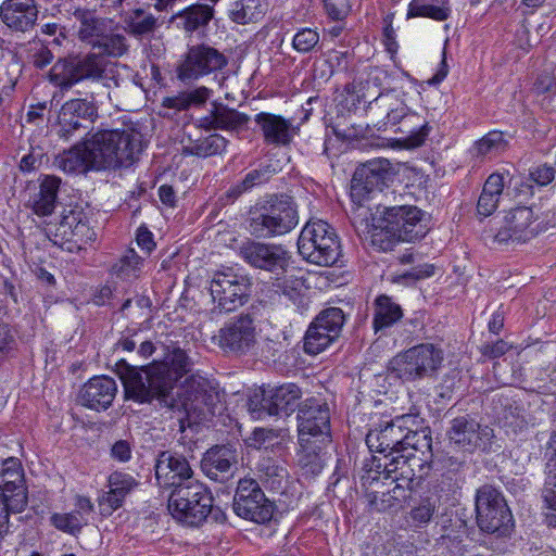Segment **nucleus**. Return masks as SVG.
Here are the masks:
<instances>
[{"label": "nucleus", "instance_id": "38", "mask_svg": "<svg viewBox=\"0 0 556 556\" xmlns=\"http://www.w3.org/2000/svg\"><path fill=\"white\" fill-rule=\"evenodd\" d=\"M74 17L79 23L78 36L79 39L96 48L97 42L110 28V22L100 17L94 11L86 9H76Z\"/></svg>", "mask_w": 556, "mask_h": 556}, {"label": "nucleus", "instance_id": "35", "mask_svg": "<svg viewBox=\"0 0 556 556\" xmlns=\"http://www.w3.org/2000/svg\"><path fill=\"white\" fill-rule=\"evenodd\" d=\"M255 124L263 134L264 142L271 146H287L292 140V123L280 115L261 112Z\"/></svg>", "mask_w": 556, "mask_h": 556}, {"label": "nucleus", "instance_id": "9", "mask_svg": "<svg viewBox=\"0 0 556 556\" xmlns=\"http://www.w3.org/2000/svg\"><path fill=\"white\" fill-rule=\"evenodd\" d=\"M443 362V351L431 343L415 345L389 361L388 371L403 381L433 376Z\"/></svg>", "mask_w": 556, "mask_h": 556}, {"label": "nucleus", "instance_id": "16", "mask_svg": "<svg viewBox=\"0 0 556 556\" xmlns=\"http://www.w3.org/2000/svg\"><path fill=\"white\" fill-rule=\"evenodd\" d=\"M381 113H386L384 125H399L395 132L402 135L397 139L402 148L414 149L424 144L431 127L422 116L412 112L403 101L394 102L393 105L381 110Z\"/></svg>", "mask_w": 556, "mask_h": 556}, {"label": "nucleus", "instance_id": "8", "mask_svg": "<svg viewBox=\"0 0 556 556\" xmlns=\"http://www.w3.org/2000/svg\"><path fill=\"white\" fill-rule=\"evenodd\" d=\"M212 507L211 491L198 480L178 485L168 498V510L173 517L191 527L200 526L207 518Z\"/></svg>", "mask_w": 556, "mask_h": 556}, {"label": "nucleus", "instance_id": "20", "mask_svg": "<svg viewBox=\"0 0 556 556\" xmlns=\"http://www.w3.org/2000/svg\"><path fill=\"white\" fill-rule=\"evenodd\" d=\"M214 340L226 353H250L257 343L254 318L250 314L235 317L218 330Z\"/></svg>", "mask_w": 556, "mask_h": 556}, {"label": "nucleus", "instance_id": "31", "mask_svg": "<svg viewBox=\"0 0 556 556\" xmlns=\"http://www.w3.org/2000/svg\"><path fill=\"white\" fill-rule=\"evenodd\" d=\"M117 393L115 380L108 376H96L89 379L79 393L84 406L101 412L106 410L113 403Z\"/></svg>", "mask_w": 556, "mask_h": 556}, {"label": "nucleus", "instance_id": "6", "mask_svg": "<svg viewBox=\"0 0 556 556\" xmlns=\"http://www.w3.org/2000/svg\"><path fill=\"white\" fill-rule=\"evenodd\" d=\"M84 92L85 98H74L65 101L58 113L56 123L53 126V134L58 139L65 142L90 137L91 125L98 118V97L106 91L100 87Z\"/></svg>", "mask_w": 556, "mask_h": 556}, {"label": "nucleus", "instance_id": "19", "mask_svg": "<svg viewBox=\"0 0 556 556\" xmlns=\"http://www.w3.org/2000/svg\"><path fill=\"white\" fill-rule=\"evenodd\" d=\"M228 65V58L216 48L200 43L191 46L177 68V77L184 83L222 71Z\"/></svg>", "mask_w": 556, "mask_h": 556}, {"label": "nucleus", "instance_id": "51", "mask_svg": "<svg viewBox=\"0 0 556 556\" xmlns=\"http://www.w3.org/2000/svg\"><path fill=\"white\" fill-rule=\"evenodd\" d=\"M320 329L340 337L345 324V315L340 307H327L323 309L313 320Z\"/></svg>", "mask_w": 556, "mask_h": 556}, {"label": "nucleus", "instance_id": "17", "mask_svg": "<svg viewBox=\"0 0 556 556\" xmlns=\"http://www.w3.org/2000/svg\"><path fill=\"white\" fill-rule=\"evenodd\" d=\"M180 410L194 412L199 415H215L222 407L223 394L215 383L201 376H190L178 394Z\"/></svg>", "mask_w": 556, "mask_h": 556}, {"label": "nucleus", "instance_id": "56", "mask_svg": "<svg viewBox=\"0 0 556 556\" xmlns=\"http://www.w3.org/2000/svg\"><path fill=\"white\" fill-rule=\"evenodd\" d=\"M276 168L273 164L261 165L258 168L252 169L245 174L242 179L243 185L250 190L255 186L263 185L267 182L273 175L276 174Z\"/></svg>", "mask_w": 556, "mask_h": 556}, {"label": "nucleus", "instance_id": "27", "mask_svg": "<svg viewBox=\"0 0 556 556\" xmlns=\"http://www.w3.org/2000/svg\"><path fill=\"white\" fill-rule=\"evenodd\" d=\"M35 0H4L0 5V18L4 26L15 34L33 30L38 20Z\"/></svg>", "mask_w": 556, "mask_h": 556}, {"label": "nucleus", "instance_id": "48", "mask_svg": "<svg viewBox=\"0 0 556 556\" xmlns=\"http://www.w3.org/2000/svg\"><path fill=\"white\" fill-rule=\"evenodd\" d=\"M338 339L339 338L333 333H330L326 330L323 331L319 326H315V324L312 321L304 336L303 350L308 355H317L325 351Z\"/></svg>", "mask_w": 556, "mask_h": 556}, {"label": "nucleus", "instance_id": "24", "mask_svg": "<svg viewBox=\"0 0 556 556\" xmlns=\"http://www.w3.org/2000/svg\"><path fill=\"white\" fill-rule=\"evenodd\" d=\"M536 217L528 206L511 208L505 216L504 226L494 236V241L502 244L508 242L522 243L534 238L539 226L534 225Z\"/></svg>", "mask_w": 556, "mask_h": 556}, {"label": "nucleus", "instance_id": "58", "mask_svg": "<svg viewBox=\"0 0 556 556\" xmlns=\"http://www.w3.org/2000/svg\"><path fill=\"white\" fill-rule=\"evenodd\" d=\"M324 8L327 15L334 21L344 20L350 11V0H324Z\"/></svg>", "mask_w": 556, "mask_h": 556}, {"label": "nucleus", "instance_id": "26", "mask_svg": "<svg viewBox=\"0 0 556 556\" xmlns=\"http://www.w3.org/2000/svg\"><path fill=\"white\" fill-rule=\"evenodd\" d=\"M155 477L162 488H174L192 481L193 470L188 459L173 451H163L157 455Z\"/></svg>", "mask_w": 556, "mask_h": 556}, {"label": "nucleus", "instance_id": "44", "mask_svg": "<svg viewBox=\"0 0 556 556\" xmlns=\"http://www.w3.org/2000/svg\"><path fill=\"white\" fill-rule=\"evenodd\" d=\"M508 141L500 130H492L475 142L470 152L473 157L484 160L492 159L505 152Z\"/></svg>", "mask_w": 556, "mask_h": 556}, {"label": "nucleus", "instance_id": "1", "mask_svg": "<svg viewBox=\"0 0 556 556\" xmlns=\"http://www.w3.org/2000/svg\"><path fill=\"white\" fill-rule=\"evenodd\" d=\"M127 38L123 34L109 30L100 38L94 49L99 52L70 55L59 59L49 72V81L61 91H68L74 86L87 81L91 86L105 90L110 98V89L118 88L124 83L118 65L108 62L103 55L121 58L128 51Z\"/></svg>", "mask_w": 556, "mask_h": 556}, {"label": "nucleus", "instance_id": "60", "mask_svg": "<svg viewBox=\"0 0 556 556\" xmlns=\"http://www.w3.org/2000/svg\"><path fill=\"white\" fill-rule=\"evenodd\" d=\"M555 168L547 164H541L532 167L529 172L531 181L540 187L547 186L555 177Z\"/></svg>", "mask_w": 556, "mask_h": 556}, {"label": "nucleus", "instance_id": "46", "mask_svg": "<svg viewBox=\"0 0 556 556\" xmlns=\"http://www.w3.org/2000/svg\"><path fill=\"white\" fill-rule=\"evenodd\" d=\"M545 480L542 488V498L547 509L548 526L556 528V463H545Z\"/></svg>", "mask_w": 556, "mask_h": 556}, {"label": "nucleus", "instance_id": "59", "mask_svg": "<svg viewBox=\"0 0 556 556\" xmlns=\"http://www.w3.org/2000/svg\"><path fill=\"white\" fill-rule=\"evenodd\" d=\"M434 268L435 267L432 264H419L417 266L412 267L409 270L403 273L399 277V280L404 282H415L421 279H426L434 275Z\"/></svg>", "mask_w": 556, "mask_h": 556}, {"label": "nucleus", "instance_id": "4", "mask_svg": "<svg viewBox=\"0 0 556 556\" xmlns=\"http://www.w3.org/2000/svg\"><path fill=\"white\" fill-rule=\"evenodd\" d=\"M298 204L287 193H273L250 206L245 217L248 232L258 239H270L291 232L299 225Z\"/></svg>", "mask_w": 556, "mask_h": 556}, {"label": "nucleus", "instance_id": "54", "mask_svg": "<svg viewBox=\"0 0 556 556\" xmlns=\"http://www.w3.org/2000/svg\"><path fill=\"white\" fill-rule=\"evenodd\" d=\"M51 523L59 530L75 534L83 528V520L79 511L68 514L55 513L50 518Z\"/></svg>", "mask_w": 556, "mask_h": 556}, {"label": "nucleus", "instance_id": "61", "mask_svg": "<svg viewBox=\"0 0 556 556\" xmlns=\"http://www.w3.org/2000/svg\"><path fill=\"white\" fill-rule=\"evenodd\" d=\"M15 346V331L9 324L0 323V356L10 354Z\"/></svg>", "mask_w": 556, "mask_h": 556}, {"label": "nucleus", "instance_id": "5", "mask_svg": "<svg viewBox=\"0 0 556 556\" xmlns=\"http://www.w3.org/2000/svg\"><path fill=\"white\" fill-rule=\"evenodd\" d=\"M96 150L94 167L101 170L128 168L139 161L143 136L129 129H99L90 136Z\"/></svg>", "mask_w": 556, "mask_h": 556}, {"label": "nucleus", "instance_id": "30", "mask_svg": "<svg viewBox=\"0 0 556 556\" xmlns=\"http://www.w3.org/2000/svg\"><path fill=\"white\" fill-rule=\"evenodd\" d=\"M1 488L12 497L13 514L22 513L28 503L22 463L8 457L0 464Z\"/></svg>", "mask_w": 556, "mask_h": 556}, {"label": "nucleus", "instance_id": "43", "mask_svg": "<svg viewBox=\"0 0 556 556\" xmlns=\"http://www.w3.org/2000/svg\"><path fill=\"white\" fill-rule=\"evenodd\" d=\"M268 10L266 0H238L231 4L229 18L241 25L256 23Z\"/></svg>", "mask_w": 556, "mask_h": 556}, {"label": "nucleus", "instance_id": "14", "mask_svg": "<svg viewBox=\"0 0 556 556\" xmlns=\"http://www.w3.org/2000/svg\"><path fill=\"white\" fill-rule=\"evenodd\" d=\"M245 238L237 249L238 256L250 267L280 275L287 271L291 254L285 245Z\"/></svg>", "mask_w": 556, "mask_h": 556}, {"label": "nucleus", "instance_id": "57", "mask_svg": "<svg viewBox=\"0 0 556 556\" xmlns=\"http://www.w3.org/2000/svg\"><path fill=\"white\" fill-rule=\"evenodd\" d=\"M460 530L451 531L446 534H442L440 538L441 544L444 545L452 554L463 555L465 552L464 536L466 534L465 526L460 523Z\"/></svg>", "mask_w": 556, "mask_h": 556}, {"label": "nucleus", "instance_id": "32", "mask_svg": "<svg viewBox=\"0 0 556 556\" xmlns=\"http://www.w3.org/2000/svg\"><path fill=\"white\" fill-rule=\"evenodd\" d=\"M237 465L236 450L228 445H215L204 454L201 460L202 471L216 482L227 481Z\"/></svg>", "mask_w": 556, "mask_h": 556}, {"label": "nucleus", "instance_id": "18", "mask_svg": "<svg viewBox=\"0 0 556 556\" xmlns=\"http://www.w3.org/2000/svg\"><path fill=\"white\" fill-rule=\"evenodd\" d=\"M299 440L307 439L321 444L331 442L330 409L327 403L306 399L298 409Z\"/></svg>", "mask_w": 556, "mask_h": 556}, {"label": "nucleus", "instance_id": "15", "mask_svg": "<svg viewBox=\"0 0 556 556\" xmlns=\"http://www.w3.org/2000/svg\"><path fill=\"white\" fill-rule=\"evenodd\" d=\"M50 232L53 235L54 244L71 253L79 251L83 244L96 238L87 214L79 206L65 208L54 231L50 229Z\"/></svg>", "mask_w": 556, "mask_h": 556}, {"label": "nucleus", "instance_id": "25", "mask_svg": "<svg viewBox=\"0 0 556 556\" xmlns=\"http://www.w3.org/2000/svg\"><path fill=\"white\" fill-rule=\"evenodd\" d=\"M250 116L222 102H211L207 113L195 121V126L205 131L223 130L240 134L248 128Z\"/></svg>", "mask_w": 556, "mask_h": 556}, {"label": "nucleus", "instance_id": "63", "mask_svg": "<svg viewBox=\"0 0 556 556\" xmlns=\"http://www.w3.org/2000/svg\"><path fill=\"white\" fill-rule=\"evenodd\" d=\"M498 200V197L482 191L477 203L478 214L482 217L492 215L497 208Z\"/></svg>", "mask_w": 556, "mask_h": 556}, {"label": "nucleus", "instance_id": "23", "mask_svg": "<svg viewBox=\"0 0 556 556\" xmlns=\"http://www.w3.org/2000/svg\"><path fill=\"white\" fill-rule=\"evenodd\" d=\"M410 416L396 417L381 429H372L366 435V445L371 453L383 454L384 458L404 455L406 422Z\"/></svg>", "mask_w": 556, "mask_h": 556}, {"label": "nucleus", "instance_id": "7", "mask_svg": "<svg viewBox=\"0 0 556 556\" xmlns=\"http://www.w3.org/2000/svg\"><path fill=\"white\" fill-rule=\"evenodd\" d=\"M298 250L304 260L319 266H332L341 255L334 228L321 219L304 226L298 239Z\"/></svg>", "mask_w": 556, "mask_h": 556}, {"label": "nucleus", "instance_id": "41", "mask_svg": "<svg viewBox=\"0 0 556 556\" xmlns=\"http://www.w3.org/2000/svg\"><path fill=\"white\" fill-rule=\"evenodd\" d=\"M403 316L401 306L393 300L381 294L376 298L374 303V320L372 327L375 332L393 326Z\"/></svg>", "mask_w": 556, "mask_h": 556}, {"label": "nucleus", "instance_id": "21", "mask_svg": "<svg viewBox=\"0 0 556 556\" xmlns=\"http://www.w3.org/2000/svg\"><path fill=\"white\" fill-rule=\"evenodd\" d=\"M393 168L387 159H372L356 168L352 178L351 195L358 201L374 191H381L391 180Z\"/></svg>", "mask_w": 556, "mask_h": 556}, {"label": "nucleus", "instance_id": "55", "mask_svg": "<svg viewBox=\"0 0 556 556\" xmlns=\"http://www.w3.org/2000/svg\"><path fill=\"white\" fill-rule=\"evenodd\" d=\"M319 42V34L309 27L299 29L292 39V47L300 53L311 52Z\"/></svg>", "mask_w": 556, "mask_h": 556}, {"label": "nucleus", "instance_id": "12", "mask_svg": "<svg viewBox=\"0 0 556 556\" xmlns=\"http://www.w3.org/2000/svg\"><path fill=\"white\" fill-rule=\"evenodd\" d=\"M301 388L292 382L262 387L249 401V410L254 418L261 419L266 416L289 415L301 405Z\"/></svg>", "mask_w": 556, "mask_h": 556}, {"label": "nucleus", "instance_id": "11", "mask_svg": "<svg viewBox=\"0 0 556 556\" xmlns=\"http://www.w3.org/2000/svg\"><path fill=\"white\" fill-rule=\"evenodd\" d=\"M251 288V278L232 267L215 271L208 288L215 304L213 311L219 314L235 312L249 301Z\"/></svg>", "mask_w": 556, "mask_h": 556}, {"label": "nucleus", "instance_id": "34", "mask_svg": "<svg viewBox=\"0 0 556 556\" xmlns=\"http://www.w3.org/2000/svg\"><path fill=\"white\" fill-rule=\"evenodd\" d=\"M139 485V482L124 471H113L108 478L109 491L99 498L104 514H111L123 506L125 498Z\"/></svg>", "mask_w": 556, "mask_h": 556}, {"label": "nucleus", "instance_id": "10", "mask_svg": "<svg viewBox=\"0 0 556 556\" xmlns=\"http://www.w3.org/2000/svg\"><path fill=\"white\" fill-rule=\"evenodd\" d=\"M477 525L481 531L496 538L508 536L514 528L510 509L502 493L484 484L476 493Z\"/></svg>", "mask_w": 556, "mask_h": 556}, {"label": "nucleus", "instance_id": "36", "mask_svg": "<svg viewBox=\"0 0 556 556\" xmlns=\"http://www.w3.org/2000/svg\"><path fill=\"white\" fill-rule=\"evenodd\" d=\"M61 179L52 175H43L39 178L38 189L29 197L28 203L33 212L38 216H49L56 204Z\"/></svg>", "mask_w": 556, "mask_h": 556}, {"label": "nucleus", "instance_id": "29", "mask_svg": "<svg viewBox=\"0 0 556 556\" xmlns=\"http://www.w3.org/2000/svg\"><path fill=\"white\" fill-rule=\"evenodd\" d=\"M403 77L412 78L406 72L402 75L389 72L381 66H371L367 72V84H370L380 89L379 94L368 103V112L375 113L377 110H383L399 102V99L393 94L397 89V84Z\"/></svg>", "mask_w": 556, "mask_h": 556}, {"label": "nucleus", "instance_id": "39", "mask_svg": "<svg viewBox=\"0 0 556 556\" xmlns=\"http://www.w3.org/2000/svg\"><path fill=\"white\" fill-rule=\"evenodd\" d=\"M229 141L222 135L214 132L206 137L192 140L182 146V154L208 157L226 151Z\"/></svg>", "mask_w": 556, "mask_h": 556}, {"label": "nucleus", "instance_id": "42", "mask_svg": "<svg viewBox=\"0 0 556 556\" xmlns=\"http://www.w3.org/2000/svg\"><path fill=\"white\" fill-rule=\"evenodd\" d=\"M121 15L125 30L135 37L152 34L156 27L155 16L143 9L121 10Z\"/></svg>", "mask_w": 556, "mask_h": 556}, {"label": "nucleus", "instance_id": "45", "mask_svg": "<svg viewBox=\"0 0 556 556\" xmlns=\"http://www.w3.org/2000/svg\"><path fill=\"white\" fill-rule=\"evenodd\" d=\"M213 16V7L197 3L182 10L177 14L176 18L180 21V24L186 31L193 33L206 27Z\"/></svg>", "mask_w": 556, "mask_h": 556}, {"label": "nucleus", "instance_id": "50", "mask_svg": "<svg viewBox=\"0 0 556 556\" xmlns=\"http://www.w3.org/2000/svg\"><path fill=\"white\" fill-rule=\"evenodd\" d=\"M274 286L277 288V292L283 295L288 301L291 302L296 308L304 307L305 295L303 293L304 282L301 278L295 276L285 277L282 280H277Z\"/></svg>", "mask_w": 556, "mask_h": 556}, {"label": "nucleus", "instance_id": "22", "mask_svg": "<svg viewBox=\"0 0 556 556\" xmlns=\"http://www.w3.org/2000/svg\"><path fill=\"white\" fill-rule=\"evenodd\" d=\"M447 437L450 442L457 447L467 452H473L476 450H485L494 434L492 428L482 426L475 418L465 415L458 416L451 421Z\"/></svg>", "mask_w": 556, "mask_h": 556}, {"label": "nucleus", "instance_id": "47", "mask_svg": "<svg viewBox=\"0 0 556 556\" xmlns=\"http://www.w3.org/2000/svg\"><path fill=\"white\" fill-rule=\"evenodd\" d=\"M403 454L412 453L409 463H420L422 459L415 456V452L431 453L432 439L428 428L420 430H409L406 428ZM412 466V464H409Z\"/></svg>", "mask_w": 556, "mask_h": 556}, {"label": "nucleus", "instance_id": "33", "mask_svg": "<svg viewBox=\"0 0 556 556\" xmlns=\"http://www.w3.org/2000/svg\"><path fill=\"white\" fill-rule=\"evenodd\" d=\"M97 153L90 137L79 139L73 147L59 154L55 164L65 173H86L88 170H99L94 167L93 159Z\"/></svg>", "mask_w": 556, "mask_h": 556}, {"label": "nucleus", "instance_id": "62", "mask_svg": "<svg viewBox=\"0 0 556 556\" xmlns=\"http://www.w3.org/2000/svg\"><path fill=\"white\" fill-rule=\"evenodd\" d=\"M511 345H509L506 341L503 339H500L492 343H484L480 348V352L483 356L495 359L500 358L501 356L505 355L509 350Z\"/></svg>", "mask_w": 556, "mask_h": 556}, {"label": "nucleus", "instance_id": "52", "mask_svg": "<svg viewBox=\"0 0 556 556\" xmlns=\"http://www.w3.org/2000/svg\"><path fill=\"white\" fill-rule=\"evenodd\" d=\"M439 507V498L435 496L422 497L418 505L409 511V517L415 527L428 525Z\"/></svg>", "mask_w": 556, "mask_h": 556}, {"label": "nucleus", "instance_id": "49", "mask_svg": "<svg viewBox=\"0 0 556 556\" xmlns=\"http://www.w3.org/2000/svg\"><path fill=\"white\" fill-rule=\"evenodd\" d=\"M141 265L142 258L130 248L111 266V273L118 278L129 279L138 276Z\"/></svg>", "mask_w": 556, "mask_h": 556}, {"label": "nucleus", "instance_id": "64", "mask_svg": "<svg viewBox=\"0 0 556 556\" xmlns=\"http://www.w3.org/2000/svg\"><path fill=\"white\" fill-rule=\"evenodd\" d=\"M136 242L138 247L149 255L156 247L153 233L146 225H141L136 231Z\"/></svg>", "mask_w": 556, "mask_h": 556}, {"label": "nucleus", "instance_id": "53", "mask_svg": "<svg viewBox=\"0 0 556 556\" xmlns=\"http://www.w3.org/2000/svg\"><path fill=\"white\" fill-rule=\"evenodd\" d=\"M164 361L169 363L170 372L176 376L178 381L191 371L192 361L186 351L180 348H174Z\"/></svg>", "mask_w": 556, "mask_h": 556}, {"label": "nucleus", "instance_id": "3", "mask_svg": "<svg viewBox=\"0 0 556 556\" xmlns=\"http://www.w3.org/2000/svg\"><path fill=\"white\" fill-rule=\"evenodd\" d=\"M371 225V242L383 252L391 251L399 242L420 240L428 232L426 213L415 205L378 210Z\"/></svg>", "mask_w": 556, "mask_h": 556}, {"label": "nucleus", "instance_id": "37", "mask_svg": "<svg viewBox=\"0 0 556 556\" xmlns=\"http://www.w3.org/2000/svg\"><path fill=\"white\" fill-rule=\"evenodd\" d=\"M300 450L298 452V465L305 478H315L318 476L326 464L325 451L328 444L313 442L312 440H299Z\"/></svg>", "mask_w": 556, "mask_h": 556}, {"label": "nucleus", "instance_id": "2", "mask_svg": "<svg viewBox=\"0 0 556 556\" xmlns=\"http://www.w3.org/2000/svg\"><path fill=\"white\" fill-rule=\"evenodd\" d=\"M114 371L122 380L128 400L139 404H151L156 400L161 407L180 410V402L172 395L178 380L170 372L167 361L132 366L121 359L115 364Z\"/></svg>", "mask_w": 556, "mask_h": 556}, {"label": "nucleus", "instance_id": "40", "mask_svg": "<svg viewBox=\"0 0 556 556\" xmlns=\"http://www.w3.org/2000/svg\"><path fill=\"white\" fill-rule=\"evenodd\" d=\"M451 13L450 0H412L408 4L407 18L427 17L443 22Z\"/></svg>", "mask_w": 556, "mask_h": 556}, {"label": "nucleus", "instance_id": "13", "mask_svg": "<svg viewBox=\"0 0 556 556\" xmlns=\"http://www.w3.org/2000/svg\"><path fill=\"white\" fill-rule=\"evenodd\" d=\"M232 508L238 517L265 525L273 519L276 505L266 497L255 479L245 477L238 481Z\"/></svg>", "mask_w": 556, "mask_h": 556}, {"label": "nucleus", "instance_id": "28", "mask_svg": "<svg viewBox=\"0 0 556 556\" xmlns=\"http://www.w3.org/2000/svg\"><path fill=\"white\" fill-rule=\"evenodd\" d=\"M412 456V453L408 455H396L392 458L389 457L388 459L390 460L388 463H382L381 458L372 455L363 463L365 475L362 476V480L375 481L379 479L380 475H383L387 479L392 478L394 481L403 480L409 484L415 476L409 465Z\"/></svg>", "mask_w": 556, "mask_h": 556}]
</instances>
